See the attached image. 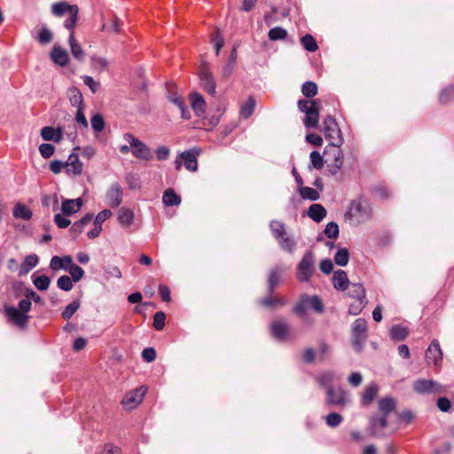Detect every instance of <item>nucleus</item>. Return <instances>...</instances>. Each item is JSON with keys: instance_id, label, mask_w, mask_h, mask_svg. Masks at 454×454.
<instances>
[{"instance_id": "f257e3e1", "label": "nucleus", "mask_w": 454, "mask_h": 454, "mask_svg": "<svg viewBox=\"0 0 454 454\" xmlns=\"http://www.w3.org/2000/svg\"><path fill=\"white\" fill-rule=\"evenodd\" d=\"M51 12L56 17H62L68 14V18L64 22V27L71 33L69 35V44L72 55L78 61H83L85 53L82 46L75 41L74 29L76 27L79 8L77 5L69 4L67 2H58L52 4Z\"/></svg>"}, {"instance_id": "f03ea898", "label": "nucleus", "mask_w": 454, "mask_h": 454, "mask_svg": "<svg viewBox=\"0 0 454 454\" xmlns=\"http://www.w3.org/2000/svg\"><path fill=\"white\" fill-rule=\"evenodd\" d=\"M372 205L369 200L359 197L350 202L349 207L345 214L346 219L354 225H359L371 220L372 216Z\"/></svg>"}, {"instance_id": "7ed1b4c3", "label": "nucleus", "mask_w": 454, "mask_h": 454, "mask_svg": "<svg viewBox=\"0 0 454 454\" xmlns=\"http://www.w3.org/2000/svg\"><path fill=\"white\" fill-rule=\"evenodd\" d=\"M298 109L306 114L303 124L307 129H316L319 123V99H300Z\"/></svg>"}, {"instance_id": "20e7f679", "label": "nucleus", "mask_w": 454, "mask_h": 454, "mask_svg": "<svg viewBox=\"0 0 454 454\" xmlns=\"http://www.w3.org/2000/svg\"><path fill=\"white\" fill-rule=\"evenodd\" d=\"M324 133L332 147H340L343 143L341 131L336 120L332 115H327L324 120Z\"/></svg>"}, {"instance_id": "39448f33", "label": "nucleus", "mask_w": 454, "mask_h": 454, "mask_svg": "<svg viewBox=\"0 0 454 454\" xmlns=\"http://www.w3.org/2000/svg\"><path fill=\"white\" fill-rule=\"evenodd\" d=\"M367 321L364 318L356 319L351 325L352 346L356 352H361L367 339Z\"/></svg>"}, {"instance_id": "423d86ee", "label": "nucleus", "mask_w": 454, "mask_h": 454, "mask_svg": "<svg viewBox=\"0 0 454 454\" xmlns=\"http://www.w3.org/2000/svg\"><path fill=\"white\" fill-rule=\"evenodd\" d=\"M200 153L201 150L198 147H193L188 151L180 153L179 156L175 160L176 168L179 170L184 162V165L187 170L195 172L198 169L197 157Z\"/></svg>"}, {"instance_id": "0eeeda50", "label": "nucleus", "mask_w": 454, "mask_h": 454, "mask_svg": "<svg viewBox=\"0 0 454 454\" xmlns=\"http://www.w3.org/2000/svg\"><path fill=\"white\" fill-rule=\"evenodd\" d=\"M124 139L129 144V146L133 148L132 154L137 158L145 160H150L153 159V154L150 148L142 141L135 137L130 133L124 135Z\"/></svg>"}, {"instance_id": "6e6552de", "label": "nucleus", "mask_w": 454, "mask_h": 454, "mask_svg": "<svg viewBox=\"0 0 454 454\" xmlns=\"http://www.w3.org/2000/svg\"><path fill=\"white\" fill-rule=\"evenodd\" d=\"M314 254L312 251H307L298 264V278L301 282L309 281L315 271Z\"/></svg>"}, {"instance_id": "1a4fd4ad", "label": "nucleus", "mask_w": 454, "mask_h": 454, "mask_svg": "<svg viewBox=\"0 0 454 454\" xmlns=\"http://www.w3.org/2000/svg\"><path fill=\"white\" fill-rule=\"evenodd\" d=\"M413 389L420 395L440 394L443 392L442 386L435 380L419 379L413 383Z\"/></svg>"}, {"instance_id": "9d476101", "label": "nucleus", "mask_w": 454, "mask_h": 454, "mask_svg": "<svg viewBox=\"0 0 454 454\" xmlns=\"http://www.w3.org/2000/svg\"><path fill=\"white\" fill-rule=\"evenodd\" d=\"M147 392V387L141 386L132 391L126 393L121 400L122 406L127 410H133L140 404Z\"/></svg>"}, {"instance_id": "9b49d317", "label": "nucleus", "mask_w": 454, "mask_h": 454, "mask_svg": "<svg viewBox=\"0 0 454 454\" xmlns=\"http://www.w3.org/2000/svg\"><path fill=\"white\" fill-rule=\"evenodd\" d=\"M199 77L203 90L209 95L215 97L216 94V83L212 73L206 65L200 67Z\"/></svg>"}, {"instance_id": "f8f14e48", "label": "nucleus", "mask_w": 454, "mask_h": 454, "mask_svg": "<svg viewBox=\"0 0 454 454\" xmlns=\"http://www.w3.org/2000/svg\"><path fill=\"white\" fill-rule=\"evenodd\" d=\"M5 313L10 320L20 328H26L30 317L15 307H6Z\"/></svg>"}, {"instance_id": "ddd939ff", "label": "nucleus", "mask_w": 454, "mask_h": 454, "mask_svg": "<svg viewBox=\"0 0 454 454\" xmlns=\"http://www.w3.org/2000/svg\"><path fill=\"white\" fill-rule=\"evenodd\" d=\"M326 403L331 405L344 406L347 403L346 392L342 388L329 387L326 391Z\"/></svg>"}, {"instance_id": "4468645a", "label": "nucleus", "mask_w": 454, "mask_h": 454, "mask_svg": "<svg viewBox=\"0 0 454 454\" xmlns=\"http://www.w3.org/2000/svg\"><path fill=\"white\" fill-rule=\"evenodd\" d=\"M122 189L118 183L112 184L106 192V200L110 207H117L122 201Z\"/></svg>"}, {"instance_id": "2eb2a0df", "label": "nucleus", "mask_w": 454, "mask_h": 454, "mask_svg": "<svg viewBox=\"0 0 454 454\" xmlns=\"http://www.w3.org/2000/svg\"><path fill=\"white\" fill-rule=\"evenodd\" d=\"M426 359L428 364L431 362L437 365L442 360V352L437 340H433L426 351Z\"/></svg>"}, {"instance_id": "dca6fc26", "label": "nucleus", "mask_w": 454, "mask_h": 454, "mask_svg": "<svg viewBox=\"0 0 454 454\" xmlns=\"http://www.w3.org/2000/svg\"><path fill=\"white\" fill-rule=\"evenodd\" d=\"M272 336L279 340H285L289 332V326L284 320H274L270 325Z\"/></svg>"}, {"instance_id": "f3484780", "label": "nucleus", "mask_w": 454, "mask_h": 454, "mask_svg": "<svg viewBox=\"0 0 454 454\" xmlns=\"http://www.w3.org/2000/svg\"><path fill=\"white\" fill-rule=\"evenodd\" d=\"M51 59L54 63L60 67H66L69 61L67 51L59 45L53 46L51 52Z\"/></svg>"}, {"instance_id": "a211bd4d", "label": "nucleus", "mask_w": 454, "mask_h": 454, "mask_svg": "<svg viewBox=\"0 0 454 454\" xmlns=\"http://www.w3.org/2000/svg\"><path fill=\"white\" fill-rule=\"evenodd\" d=\"M192 108L198 117L202 116L206 111V101L203 97L198 93L193 92L190 95Z\"/></svg>"}, {"instance_id": "6ab92c4d", "label": "nucleus", "mask_w": 454, "mask_h": 454, "mask_svg": "<svg viewBox=\"0 0 454 454\" xmlns=\"http://www.w3.org/2000/svg\"><path fill=\"white\" fill-rule=\"evenodd\" d=\"M350 282L348 278L347 273L343 270L334 271L333 276V285L335 289L345 291L348 288Z\"/></svg>"}, {"instance_id": "aec40b11", "label": "nucleus", "mask_w": 454, "mask_h": 454, "mask_svg": "<svg viewBox=\"0 0 454 454\" xmlns=\"http://www.w3.org/2000/svg\"><path fill=\"white\" fill-rule=\"evenodd\" d=\"M82 206V199L78 198L76 200H68L65 199L62 201L61 210L63 215H71L76 212H78Z\"/></svg>"}, {"instance_id": "412c9836", "label": "nucleus", "mask_w": 454, "mask_h": 454, "mask_svg": "<svg viewBox=\"0 0 454 454\" xmlns=\"http://www.w3.org/2000/svg\"><path fill=\"white\" fill-rule=\"evenodd\" d=\"M65 165L67 173L80 175L82 172V163L79 160L77 153H71Z\"/></svg>"}, {"instance_id": "4be33fe9", "label": "nucleus", "mask_w": 454, "mask_h": 454, "mask_svg": "<svg viewBox=\"0 0 454 454\" xmlns=\"http://www.w3.org/2000/svg\"><path fill=\"white\" fill-rule=\"evenodd\" d=\"M72 261L73 259L70 255H66L63 257L55 255L51 260L50 268L52 270H59L60 269L67 270L69 266L72 264Z\"/></svg>"}, {"instance_id": "5701e85b", "label": "nucleus", "mask_w": 454, "mask_h": 454, "mask_svg": "<svg viewBox=\"0 0 454 454\" xmlns=\"http://www.w3.org/2000/svg\"><path fill=\"white\" fill-rule=\"evenodd\" d=\"M308 216L317 223H320L326 216V209L321 204H312L308 209Z\"/></svg>"}, {"instance_id": "b1692460", "label": "nucleus", "mask_w": 454, "mask_h": 454, "mask_svg": "<svg viewBox=\"0 0 454 454\" xmlns=\"http://www.w3.org/2000/svg\"><path fill=\"white\" fill-rule=\"evenodd\" d=\"M282 270L279 267L273 268L268 278V293L273 294L275 288L280 283Z\"/></svg>"}, {"instance_id": "393cba45", "label": "nucleus", "mask_w": 454, "mask_h": 454, "mask_svg": "<svg viewBox=\"0 0 454 454\" xmlns=\"http://www.w3.org/2000/svg\"><path fill=\"white\" fill-rule=\"evenodd\" d=\"M262 307L267 309H274L276 307H281L286 304V300L281 297L273 296V294H269L268 296L262 298L259 301Z\"/></svg>"}, {"instance_id": "a878e982", "label": "nucleus", "mask_w": 454, "mask_h": 454, "mask_svg": "<svg viewBox=\"0 0 454 454\" xmlns=\"http://www.w3.org/2000/svg\"><path fill=\"white\" fill-rule=\"evenodd\" d=\"M38 256L35 254H29L25 257L24 262L20 267L19 275L23 276L27 274L38 263Z\"/></svg>"}, {"instance_id": "bb28decb", "label": "nucleus", "mask_w": 454, "mask_h": 454, "mask_svg": "<svg viewBox=\"0 0 454 454\" xmlns=\"http://www.w3.org/2000/svg\"><path fill=\"white\" fill-rule=\"evenodd\" d=\"M12 215L17 219L30 220L33 216L32 210L24 204L18 203L12 211Z\"/></svg>"}, {"instance_id": "cd10ccee", "label": "nucleus", "mask_w": 454, "mask_h": 454, "mask_svg": "<svg viewBox=\"0 0 454 454\" xmlns=\"http://www.w3.org/2000/svg\"><path fill=\"white\" fill-rule=\"evenodd\" d=\"M378 391L379 389L376 384L372 383L366 387L361 399L362 405L368 406L369 404H371L373 399L378 395Z\"/></svg>"}, {"instance_id": "c85d7f7f", "label": "nucleus", "mask_w": 454, "mask_h": 454, "mask_svg": "<svg viewBox=\"0 0 454 454\" xmlns=\"http://www.w3.org/2000/svg\"><path fill=\"white\" fill-rule=\"evenodd\" d=\"M348 295L354 300L366 298V292L360 283H350L348 286Z\"/></svg>"}, {"instance_id": "c756f323", "label": "nucleus", "mask_w": 454, "mask_h": 454, "mask_svg": "<svg viewBox=\"0 0 454 454\" xmlns=\"http://www.w3.org/2000/svg\"><path fill=\"white\" fill-rule=\"evenodd\" d=\"M163 203L168 206H178L181 203V197L171 188L167 189L162 196Z\"/></svg>"}, {"instance_id": "7c9ffc66", "label": "nucleus", "mask_w": 454, "mask_h": 454, "mask_svg": "<svg viewBox=\"0 0 454 454\" xmlns=\"http://www.w3.org/2000/svg\"><path fill=\"white\" fill-rule=\"evenodd\" d=\"M93 219L92 214H86L79 221H76L73 223L70 228V231L74 233L75 235H79L82 232L84 227L88 225Z\"/></svg>"}, {"instance_id": "2f4dec72", "label": "nucleus", "mask_w": 454, "mask_h": 454, "mask_svg": "<svg viewBox=\"0 0 454 454\" xmlns=\"http://www.w3.org/2000/svg\"><path fill=\"white\" fill-rule=\"evenodd\" d=\"M134 213L129 208H121L119 211L118 220L120 223L125 227L130 226L134 222Z\"/></svg>"}, {"instance_id": "473e14b6", "label": "nucleus", "mask_w": 454, "mask_h": 454, "mask_svg": "<svg viewBox=\"0 0 454 454\" xmlns=\"http://www.w3.org/2000/svg\"><path fill=\"white\" fill-rule=\"evenodd\" d=\"M378 404L379 410L384 415H388L391 411H395V399L390 397L381 398L380 400H379Z\"/></svg>"}, {"instance_id": "72a5a7b5", "label": "nucleus", "mask_w": 454, "mask_h": 454, "mask_svg": "<svg viewBox=\"0 0 454 454\" xmlns=\"http://www.w3.org/2000/svg\"><path fill=\"white\" fill-rule=\"evenodd\" d=\"M308 308H309L308 295L303 294L301 296L299 301L294 307L293 311L295 315H297L301 317H303L307 315Z\"/></svg>"}, {"instance_id": "f704fd0d", "label": "nucleus", "mask_w": 454, "mask_h": 454, "mask_svg": "<svg viewBox=\"0 0 454 454\" xmlns=\"http://www.w3.org/2000/svg\"><path fill=\"white\" fill-rule=\"evenodd\" d=\"M367 303L368 300L366 298L354 300L348 306V313L353 316L359 315L366 307Z\"/></svg>"}, {"instance_id": "c9c22d12", "label": "nucleus", "mask_w": 454, "mask_h": 454, "mask_svg": "<svg viewBox=\"0 0 454 454\" xmlns=\"http://www.w3.org/2000/svg\"><path fill=\"white\" fill-rule=\"evenodd\" d=\"M333 148H334V153H333L334 159H333V163L331 166V168H332L331 172L333 174H336L343 165L344 155H343V153L341 152V150L340 149V147H333Z\"/></svg>"}, {"instance_id": "e433bc0d", "label": "nucleus", "mask_w": 454, "mask_h": 454, "mask_svg": "<svg viewBox=\"0 0 454 454\" xmlns=\"http://www.w3.org/2000/svg\"><path fill=\"white\" fill-rule=\"evenodd\" d=\"M270 226L277 240H280V239H283V237L286 235V227L282 222L274 220L270 223Z\"/></svg>"}, {"instance_id": "4c0bfd02", "label": "nucleus", "mask_w": 454, "mask_h": 454, "mask_svg": "<svg viewBox=\"0 0 454 454\" xmlns=\"http://www.w3.org/2000/svg\"><path fill=\"white\" fill-rule=\"evenodd\" d=\"M408 333L407 328L399 325H394L390 329V336L394 340H403Z\"/></svg>"}, {"instance_id": "58836bf2", "label": "nucleus", "mask_w": 454, "mask_h": 454, "mask_svg": "<svg viewBox=\"0 0 454 454\" xmlns=\"http://www.w3.org/2000/svg\"><path fill=\"white\" fill-rule=\"evenodd\" d=\"M255 107V100L253 97H249L248 99L241 105L240 115L244 118L250 117Z\"/></svg>"}, {"instance_id": "ea45409f", "label": "nucleus", "mask_w": 454, "mask_h": 454, "mask_svg": "<svg viewBox=\"0 0 454 454\" xmlns=\"http://www.w3.org/2000/svg\"><path fill=\"white\" fill-rule=\"evenodd\" d=\"M81 301L79 300L73 301L68 304L61 313V317L64 320L68 321L73 315L79 309Z\"/></svg>"}, {"instance_id": "a19ab883", "label": "nucleus", "mask_w": 454, "mask_h": 454, "mask_svg": "<svg viewBox=\"0 0 454 454\" xmlns=\"http://www.w3.org/2000/svg\"><path fill=\"white\" fill-rule=\"evenodd\" d=\"M317 91H318L317 85L314 82H311V81L305 82L301 86V93L306 98H310L315 97L317 94Z\"/></svg>"}, {"instance_id": "79ce46f5", "label": "nucleus", "mask_w": 454, "mask_h": 454, "mask_svg": "<svg viewBox=\"0 0 454 454\" xmlns=\"http://www.w3.org/2000/svg\"><path fill=\"white\" fill-rule=\"evenodd\" d=\"M68 95L72 106H76L77 108H82V105L83 98L81 91L78 89L72 88L71 90H69Z\"/></svg>"}, {"instance_id": "37998d69", "label": "nucleus", "mask_w": 454, "mask_h": 454, "mask_svg": "<svg viewBox=\"0 0 454 454\" xmlns=\"http://www.w3.org/2000/svg\"><path fill=\"white\" fill-rule=\"evenodd\" d=\"M301 42L304 49L309 52H315L318 49L317 43L311 35H305L301 37Z\"/></svg>"}, {"instance_id": "c03bdc74", "label": "nucleus", "mask_w": 454, "mask_h": 454, "mask_svg": "<svg viewBox=\"0 0 454 454\" xmlns=\"http://www.w3.org/2000/svg\"><path fill=\"white\" fill-rule=\"evenodd\" d=\"M349 260V252L346 247L339 249L334 255V262L337 265L346 266Z\"/></svg>"}, {"instance_id": "a18cd8bd", "label": "nucleus", "mask_w": 454, "mask_h": 454, "mask_svg": "<svg viewBox=\"0 0 454 454\" xmlns=\"http://www.w3.org/2000/svg\"><path fill=\"white\" fill-rule=\"evenodd\" d=\"M282 250L293 254L296 246V242L294 239L287 237L286 235L278 240Z\"/></svg>"}, {"instance_id": "49530a36", "label": "nucleus", "mask_w": 454, "mask_h": 454, "mask_svg": "<svg viewBox=\"0 0 454 454\" xmlns=\"http://www.w3.org/2000/svg\"><path fill=\"white\" fill-rule=\"evenodd\" d=\"M300 194L305 200H309L311 201H316L319 199V193L317 190L311 187H301Z\"/></svg>"}, {"instance_id": "de8ad7c7", "label": "nucleus", "mask_w": 454, "mask_h": 454, "mask_svg": "<svg viewBox=\"0 0 454 454\" xmlns=\"http://www.w3.org/2000/svg\"><path fill=\"white\" fill-rule=\"evenodd\" d=\"M33 284L38 290L45 291L49 288L51 279L45 275H41L33 278Z\"/></svg>"}, {"instance_id": "09e8293b", "label": "nucleus", "mask_w": 454, "mask_h": 454, "mask_svg": "<svg viewBox=\"0 0 454 454\" xmlns=\"http://www.w3.org/2000/svg\"><path fill=\"white\" fill-rule=\"evenodd\" d=\"M268 36L271 41L282 40L287 36V31L281 27H275L269 31Z\"/></svg>"}, {"instance_id": "8fccbe9b", "label": "nucleus", "mask_w": 454, "mask_h": 454, "mask_svg": "<svg viewBox=\"0 0 454 454\" xmlns=\"http://www.w3.org/2000/svg\"><path fill=\"white\" fill-rule=\"evenodd\" d=\"M67 270L70 273L71 278L74 282L80 281L83 278L85 273L82 267L78 266L77 264H74L73 262Z\"/></svg>"}, {"instance_id": "3c124183", "label": "nucleus", "mask_w": 454, "mask_h": 454, "mask_svg": "<svg viewBox=\"0 0 454 454\" xmlns=\"http://www.w3.org/2000/svg\"><path fill=\"white\" fill-rule=\"evenodd\" d=\"M91 127L96 133L101 132L105 129V121L100 114H96L90 120Z\"/></svg>"}, {"instance_id": "603ef678", "label": "nucleus", "mask_w": 454, "mask_h": 454, "mask_svg": "<svg viewBox=\"0 0 454 454\" xmlns=\"http://www.w3.org/2000/svg\"><path fill=\"white\" fill-rule=\"evenodd\" d=\"M57 286L59 289L66 292L71 291L74 286L72 278L67 275L59 277L57 280Z\"/></svg>"}, {"instance_id": "864d4df0", "label": "nucleus", "mask_w": 454, "mask_h": 454, "mask_svg": "<svg viewBox=\"0 0 454 454\" xmlns=\"http://www.w3.org/2000/svg\"><path fill=\"white\" fill-rule=\"evenodd\" d=\"M53 35L49 28L46 27H42L36 40L42 44H48L52 41Z\"/></svg>"}, {"instance_id": "5fc2aeb1", "label": "nucleus", "mask_w": 454, "mask_h": 454, "mask_svg": "<svg viewBox=\"0 0 454 454\" xmlns=\"http://www.w3.org/2000/svg\"><path fill=\"white\" fill-rule=\"evenodd\" d=\"M343 421V417L336 412L329 413L325 417V423L330 427H336Z\"/></svg>"}, {"instance_id": "6e6d98bb", "label": "nucleus", "mask_w": 454, "mask_h": 454, "mask_svg": "<svg viewBox=\"0 0 454 454\" xmlns=\"http://www.w3.org/2000/svg\"><path fill=\"white\" fill-rule=\"evenodd\" d=\"M324 232L328 239H335L339 236V225L335 222H330L325 226Z\"/></svg>"}, {"instance_id": "4d7b16f0", "label": "nucleus", "mask_w": 454, "mask_h": 454, "mask_svg": "<svg viewBox=\"0 0 454 454\" xmlns=\"http://www.w3.org/2000/svg\"><path fill=\"white\" fill-rule=\"evenodd\" d=\"M387 415H384L377 419H373L372 420V435H375L376 434V431L378 428L380 429H385L387 425H388V422H387Z\"/></svg>"}, {"instance_id": "13d9d810", "label": "nucleus", "mask_w": 454, "mask_h": 454, "mask_svg": "<svg viewBox=\"0 0 454 454\" xmlns=\"http://www.w3.org/2000/svg\"><path fill=\"white\" fill-rule=\"evenodd\" d=\"M308 303H309V307L313 309L316 312H317V313L323 312L324 306H323L321 299L318 296L314 295L312 297H309L308 295Z\"/></svg>"}, {"instance_id": "bf43d9fd", "label": "nucleus", "mask_w": 454, "mask_h": 454, "mask_svg": "<svg viewBox=\"0 0 454 454\" xmlns=\"http://www.w3.org/2000/svg\"><path fill=\"white\" fill-rule=\"evenodd\" d=\"M334 375L332 372L323 373L318 377V383L326 388V391L329 387H333L332 383L333 381Z\"/></svg>"}, {"instance_id": "052dcab7", "label": "nucleus", "mask_w": 454, "mask_h": 454, "mask_svg": "<svg viewBox=\"0 0 454 454\" xmlns=\"http://www.w3.org/2000/svg\"><path fill=\"white\" fill-rule=\"evenodd\" d=\"M166 315L162 311H158L153 316V327L160 331L165 326Z\"/></svg>"}, {"instance_id": "680f3d73", "label": "nucleus", "mask_w": 454, "mask_h": 454, "mask_svg": "<svg viewBox=\"0 0 454 454\" xmlns=\"http://www.w3.org/2000/svg\"><path fill=\"white\" fill-rule=\"evenodd\" d=\"M312 166L317 169H321L324 167V159L317 151H313L309 155Z\"/></svg>"}, {"instance_id": "e2e57ef3", "label": "nucleus", "mask_w": 454, "mask_h": 454, "mask_svg": "<svg viewBox=\"0 0 454 454\" xmlns=\"http://www.w3.org/2000/svg\"><path fill=\"white\" fill-rule=\"evenodd\" d=\"M454 98V87H448L444 89L439 97V100L442 104H447Z\"/></svg>"}, {"instance_id": "0e129e2a", "label": "nucleus", "mask_w": 454, "mask_h": 454, "mask_svg": "<svg viewBox=\"0 0 454 454\" xmlns=\"http://www.w3.org/2000/svg\"><path fill=\"white\" fill-rule=\"evenodd\" d=\"M212 41L215 43V54H216V56H218L221 49L224 45V40L222 37V35H220L219 29H216L215 34L212 35Z\"/></svg>"}, {"instance_id": "69168bd1", "label": "nucleus", "mask_w": 454, "mask_h": 454, "mask_svg": "<svg viewBox=\"0 0 454 454\" xmlns=\"http://www.w3.org/2000/svg\"><path fill=\"white\" fill-rule=\"evenodd\" d=\"M39 152L43 158L49 159L53 155L55 148L51 144H42L39 146Z\"/></svg>"}, {"instance_id": "338daca9", "label": "nucleus", "mask_w": 454, "mask_h": 454, "mask_svg": "<svg viewBox=\"0 0 454 454\" xmlns=\"http://www.w3.org/2000/svg\"><path fill=\"white\" fill-rule=\"evenodd\" d=\"M56 130L54 128L46 126L41 129V136L45 141H54Z\"/></svg>"}, {"instance_id": "774afa93", "label": "nucleus", "mask_w": 454, "mask_h": 454, "mask_svg": "<svg viewBox=\"0 0 454 454\" xmlns=\"http://www.w3.org/2000/svg\"><path fill=\"white\" fill-rule=\"evenodd\" d=\"M112 215V212L109 209H104L99 212L94 220V225L102 226V223Z\"/></svg>"}]
</instances>
